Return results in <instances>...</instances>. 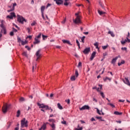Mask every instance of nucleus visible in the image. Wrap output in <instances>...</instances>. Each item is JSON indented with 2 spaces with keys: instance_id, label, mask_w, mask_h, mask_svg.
I'll return each mask as SVG.
<instances>
[{
  "instance_id": "27",
  "label": "nucleus",
  "mask_w": 130,
  "mask_h": 130,
  "mask_svg": "<svg viewBox=\"0 0 130 130\" xmlns=\"http://www.w3.org/2000/svg\"><path fill=\"white\" fill-rule=\"evenodd\" d=\"M98 13L101 16H102V15H104V14H105V12L101 11L100 10H98Z\"/></svg>"
},
{
  "instance_id": "1",
  "label": "nucleus",
  "mask_w": 130,
  "mask_h": 130,
  "mask_svg": "<svg viewBox=\"0 0 130 130\" xmlns=\"http://www.w3.org/2000/svg\"><path fill=\"white\" fill-rule=\"evenodd\" d=\"M79 13H76L75 15L77 16L75 19L73 20L74 23L76 24L77 25H79L80 24H82V21H81V16L79 15Z\"/></svg>"
},
{
  "instance_id": "16",
  "label": "nucleus",
  "mask_w": 130,
  "mask_h": 130,
  "mask_svg": "<svg viewBox=\"0 0 130 130\" xmlns=\"http://www.w3.org/2000/svg\"><path fill=\"white\" fill-rule=\"evenodd\" d=\"M39 43H40V40L39 39H38L37 38H35L34 44H39Z\"/></svg>"
},
{
  "instance_id": "33",
  "label": "nucleus",
  "mask_w": 130,
  "mask_h": 130,
  "mask_svg": "<svg viewBox=\"0 0 130 130\" xmlns=\"http://www.w3.org/2000/svg\"><path fill=\"white\" fill-rule=\"evenodd\" d=\"M121 50H124L125 52H127V48L126 47H122Z\"/></svg>"
},
{
  "instance_id": "20",
  "label": "nucleus",
  "mask_w": 130,
  "mask_h": 130,
  "mask_svg": "<svg viewBox=\"0 0 130 130\" xmlns=\"http://www.w3.org/2000/svg\"><path fill=\"white\" fill-rule=\"evenodd\" d=\"M93 45L95 47V48H96V49H98V50H99L100 48L99 47H98L99 45V43L98 42H95L93 44Z\"/></svg>"
},
{
  "instance_id": "32",
  "label": "nucleus",
  "mask_w": 130,
  "mask_h": 130,
  "mask_svg": "<svg viewBox=\"0 0 130 130\" xmlns=\"http://www.w3.org/2000/svg\"><path fill=\"white\" fill-rule=\"evenodd\" d=\"M108 46H109V45H108V44H107L106 46H103L102 48L103 49H104V50H105V49H106V48H107Z\"/></svg>"
},
{
  "instance_id": "12",
  "label": "nucleus",
  "mask_w": 130,
  "mask_h": 130,
  "mask_svg": "<svg viewBox=\"0 0 130 130\" xmlns=\"http://www.w3.org/2000/svg\"><path fill=\"white\" fill-rule=\"evenodd\" d=\"M46 124H48V122L44 123L39 130H45L46 128Z\"/></svg>"
},
{
  "instance_id": "56",
  "label": "nucleus",
  "mask_w": 130,
  "mask_h": 130,
  "mask_svg": "<svg viewBox=\"0 0 130 130\" xmlns=\"http://www.w3.org/2000/svg\"><path fill=\"white\" fill-rule=\"evenodd\" d=\"M25 48H27V50H30V48L28 46H25Z\"/></svg>"
},
{
  "instance_id": "36",
  "label": "nucleus",
  "mask_w": 130,
  "mask_h": 130,
  "mask_svg": "<svg viewBox=\"0 0 130 130\" xmlns=\"http://www.w3.org/2000/svg\"><path fill=\"white\" fill-rule=\"evenodd\" d=\"M69 0H64L65 3H64V6H69V3H68Z\"/></svg>"
},
{
  "instance_id": "38",
  "label": "nucleus",
  "mask_w": 130,
  "mask_h": 130,
  "mask_svg": "<svg viewBox=\"0 0 130 130\" xmlns=\"http://www.w3.org/2000/svg\"><path fill=\"white\" fill-rule=\"evenodd\" d=\"M108 105H110L113 108H114L115 107V106L114 105L111 104V103H108Z\"/></svg>"
},
{
  "instance_id": "9",
  "label": "nucleus",
  "mask_w": 130,
  "mask_h": 130,
  "mask_svg": "<svg viewBox=\"0 0 130 130\" xmlns=\"http://www.w3.org/2000/svg\"><path fill=\"white\" fill-rule=\"evenodd\" d=\"M124 84H126V85H127V86H129L130 87V82L129 80H128V78L125 77L124 78V80H123Z\"/></svg>"
},
{
  "instance_id": "41",
  "label": "nucleus",
  "mask_w": 130,
  "mask_h": 130,
  "mask_svg": "<svg viewBox=\"0 0 130 130\" xmlns=\"http://www.w3.org/2000/svg\"><path fill=\"white\" fill-rule=\"evenodd\" d=\"M36 38H38V39L40 40V38H41V34H39V35L37 37H36Z\"/></svg>"
},
{
  "instance_id": "17",
  "label": "nucleus",
  "mask_w": 130,
  "mask_h": 130,
  "mask_svg": "<svg viewBox=\"0 0 130 130\" xmlns=\"http://www.w3.org/2000/svg\"><path fill=\"white\" fill-rule=\"evenodd\" d=\"M96 55V52H93L90 58V60H92V59H94V57H95V56Z\"/></svg>"
},
{
  "instance_id": "4",
  "label": "nucleus",
  "mask_w": 130,
  "mask_h": 130,
  "mask_svg": "<svg viewBox=\"0 0 130 130\" xmlns=\"http://www.w3.org/2000/svg\"><path fill=\"white\" fill-rule=\"evenodd\" d=\"M10 106H11V105H8L7 104L4 105L3 108H2V111L4 113H6V112L8 111V109L10 108Z\"/></svg>"
},
{
  "instance_id": "48",
  "label": "nucleus",
  "mask_w": 130,
  "mask_h": 130,
  "mask_svg": "<svg viewBox=\"0 0 130 130\" xmlns=\"http://www.w3.org/2000/svg\"><path fill=\"white\" fill-rule=\"evenodd\" d=\"M66 21H67V18H64V20L63 21H61V23L62 24H64V23H66Z\"/></svg>"
},
{
  "instance_id": "26",
  "label": "nucleus",
  "mask_w": 130,
  "mask_h": 130,
  "mask_svg": "<svg viewBox=\"0 0 130 130\" xmlns=\"http://www.w3.org/2000/svg\"><path fill=\"white\" fill-rule=\"evenodd\" d=\"M48 121H49L50 122H52V123H54L56 122V120L54 119H49L48 120Z\"/></svg>"
},
{
  "instance_id": "49",
  "label": "nucleus",
  "mask_w": 130,
  "mask_h": 130,
  "mask_svg": "<svg viewBox=\"0 0 130 130\" xmlns=\"http://www.w3.org/2000/svg\"><path fill=\"white\" fill-rule=\"evenodd\" d=\"M12 29H13V32H18V30H17V29H16L15 28H14V27H13L12 28Z\"/></svg>"
},
{
  "instance_id": "50",
  "label": "nucleus",
  "mask_w": 130,
  "mask_h": 130,
  "mask_svg": "<svg viewBox=\"0 0 130 130\" xmlns=\"http://www.w3.org/2000/svg\"><path fill=\"white\" fill-rule=\"evenodd\" d=\"M97 110V113H98V114H99L100 115H101V113H100V110H99V109H96Z\"/></svg>"
},
{
  "instance_id": "60",
  "label": "nucleus",
  "mask_w": 130,
  "mask_h": 130,
  "mask_svg": "<svg viewBox=\"0 0 130 130\" xmlns=\"http://www.w3.org/2000/svg\"><path fill=\"white\" fill-rule=\"evenodd\" d=\"M95 118H91V121H95Z\"/></svg>"
},
{
  "instance_id": "35",
  "label": "nucleus",
  "mask_w": 130,
  "mask_h": 130,
  "mask_svg": "<svg viewBox=\"0 0 130 130\" xmlns=\"http://www.w3.org/2000/svg\"><path fill=\"white\" fill-rule=\"evenodd\" d=\"M62 119H63V121L61 122V123H62V124H67V121H64L63 118H62Z\"/></svg>"
},
{
  "instance_id": "31",
  "label": "nucleus",
  "mask_w": 130,
  "mask_h": 130,
  "mask_svg": "<svg viewBox=\"0 0 130 130\" xmlns=\"http://www.w3.org/2000/svg\"><path fill=\"white\" fill-rule=\"evenodd\" d=\"M20 114H21V112L20 111V110H18L16 115L17 117H19L20 116Z\"/></svg>"
},
{
  "instance_id": "53",
  "label": "nucleus",
  "mask_w": 130,
  "mask_h": 130,
  "mask_svg": "<svg viewBox=\"0 0 130 130\" xmlns=\"http://www.w3.org/2000/svg\"><path fill=\"white\" fill-rule=\"evenodd\" d=\"M101 95L103 98H104L105 96H104V93H103V92H101Z\"/></svg>"
},
{
  "instance_id": "13",
  "label": "nucleus",
  "mask_w": 130,
  "mask_h": 130,
  "mask_svg": "<svg viewBox=\"0 0 130 130\" xmlns=\"http://www.w3.org/2000/svg\"><path fill=\"white\" fill-rule=\"evenodd\" d=\"M17 6V3H15L13 4L12 8L9 10H8V12L10 13L11 12H12V11H15V7Z\"/></svg>"
},
{
  "instance_id": "37",
  "label": "nucleus",
  "mask_w": 130,
  "mask_h": 130,
  "mask_svg": "<svg viewBox=\"0 0 130 130\" xmlns=\"http://www.w3.org/2000/svg\"><path fill=\"white\" fill-rule=\"evenodd\" d=\"M22 55L23 56H26V57L28 56V55L27 54V52H23L22 53Z\"/></svg>"
},
{
  "instance_id": "3",
  "label": "nucleus",
  "mask_w": 130,
  "mask_h": 130,
  "mask_svg": "<svg viewBox=\"0 0 130 130\" xmlns=\"http://www.w3.org/2000/svg\"><path fill=\"white\" fill-rule=\"evenodd\" d=\"M4 23H5L4 20L1 21V24L0 25V26L2 28L1 32H3L4 34L6 35L7 34V29H6V26H5V25H4Z\"/></svg>"
},
{
  "instance_id": "11",
  "label": "nucleus",
  "mask_w": 130,
  "mask_h": 130,
  "mask_svg": "<svg viewBox=\"0 0 130 130\" xmlns=\"http://www.w3.org/2000/svg\"><path fill=\"white\" fill-rule=\"evenodd\" d=\"M14 17H16V14H15L14 12L11 13L10 15L7 16V18L11 19H13Z\"/></svg>"
},
{
  "instance_id": "58",
  "label": "nucleus",
  "mask_w": 130,
  "mask_h": 130,
  "mask_svg": "<svg viewBox=\"0 0 130 130\" xmlns=\"http://www.w3.org/2000/svg\"><path fill=\"white\" fill-rule=\"evenodd\" d=\"M50 6H51V4L48 3V4L47 5V8H48V7H50Z\"/></svg>"
},
{
  "instance_id": "43",
  "label": "nucleus",
  "mask_w": 130,
  "mask_h": 130,
  "mask_svg": "<svg viewBox=\"0 0 130 130\" xmlns=\"http://www.w3.org/2000/svg\"><path fill=\"white\" fill-rule=\"evenodd\" d=\"M75 130H83V127H80L79 128H75Z\"/></svg>"
},
{
  "instance_id": "15",
  "label": "nucleus",
  "mask_w": 130,
  "mask_h": 130,
  "mask_svg": "<svg viewBox=\"0 0 130 130\" xmlns=\"http://www.w3.org/2000/svg\"><path fill=\"white\" fill-rule=\"evenodd\" d=\"M37 105L40 106V108H46V106L43 104H41L40 103H38Z\"/></svg>"
},
{
  "instance_id": "19",
  "label": "nucleus",
  "mask_w": 130,
  "mask_h": 130,
  "mask_svg": "<svg viewBox=\"0 0 130 130\" xmlns=\"http://www.w3.org/2000/svg\"><path fill=\"white\" fill-rule=\"evenodd\" d=\"M117 57H116L114 58H113L112 60L111 63H112L113 64H115V62H116V60H117Z\"/></svg>"
},
{
  "instance_id": "29",
  "label": "nucleus",
  "mask_w": 130,
  "mask_h": 130,
  "mask_svg": "<svg viewBox=\"0 0 130 130\" xmlns=\"http://www.w3.org/2000/svg\"><path fill=\"white\" fill-rule=\"evenodd\" d=\"M50 125L52 127V129H55V124L53 123L52 124H50Z\"/></svg>"
},
{
  "instance_id": "42",
  "label": "nucleus",
  "mask_w": 130,
  "mask_h": 130,
  "mask_svg": "<svg viewBox=\"0 0 130 130\" xmlns=\"http://www.w3.org/2000/svg\"><path fill=\"white\" fill-rule=\"evenodd\" d=\"M65 101L67 103H68V104H70V103H71V100H70V99L66 100Z\"/></svg>"
},
{
  "instance_id": "24",
  "label": "nucleus",
  "mask_w": 130,
  "mask_h": 130,
  "mask_svg": "<svg viewBox=\"0 0 130 130\" xmlns=\"http://www.w3.org/2000/svg\"><path fill=\"white\" fill-rule=\"evenodd\" d=\"M107 80H108L110 82V81H111V78L108 77H106L105 78H103V80L104 81V82H106Z\"/></svg>"
},
{
  "instance_id": "54",
  "label": "nucleus",
  "mask_w": 130,
  "mask_h": 130,
  "mask_svg": "<svg viewBox=\"0 0 130 130\" xmlns=\"http://www.w3.org/2000/svg\"><path fill=\"white\" fill-rule=\"evenodd\" d=\"M121 43L123 45L124 44H125V42H124V41H121Z\"/></svg>"
},
{
  "instance_id": "28",
  "label": "nucleus",
  "mask_w": 130,
  "mask_h": 130,
  "mask_svg": "<svg viewBox=\"0 0 130 130\" xmlns=\"http://www.w3.org/2000/svg\"><path fill=\"white\" fill-rule=\"evenodd\" d=\"M125 62L124 61V60H121V62L118 63V66L119 67H120V66H121V64H124Z\"/></svg>"
},
{
  "instance_id": "6",
  "label": "nucleus",
  "mask_w": 130,
  "mask_h": 130,
  "mask_svg": "<svg viewBox=\"0 0 130 130\" xmlns=\"http://www.w3.org/2000/svg\"><path fill=\"white\" fill-rule=\"evenodd\" d=\"M79 76V72H78L77 70H75V76L74 75L71 77V80L72 81H76V78H78Z\"/></svg>"
},
{
  "instance_id": "10",
  "label": "nucleus",
  "mask_w": 130,
  "mask_h": 130,
  "mask_svg": "<svg viewBox=\"0 0 130 130\" xmlns=\"http://www.w3.org/2000/svg\"><path fill=\"white\" fill-rule=\"evenodd\" d=\"M40 51H41V50H39L36 53V55L37 57L36 60H38V59H40V56H41V54H40Z\"/></svg>"
},
{
  "instance_id": "64",
  "label": "nucleus",
  "mask_w": 130,
  "mask_h": 130,
  "mask_svg": "<svg viewBox=\"0 0 130 130\" xmlns=\"http://www.w3.org/2000/svg\"><path fill=\"white\" fill-rule=\"evenodd\" d=\"M93 101H95V102H97V100H96V99H95V98H93Z\"/></svg>"
},
{
  "instance_id": "34",
  "label": "nucleus",
  "mask_w": 130,
  "mask_h": 130,
  "mask_svg": "<svg viewBox=\"0 0 130 130\" xmlns=\"http://www.w3.org/2000/svg\"><path fill=\"white\" fill-rule=\"evenodd\" d=\"M21 43L22 45H25V44H27V41H21Z\"/></svg>"
},
{
  "instance_id": "44",
  "label": "nucleus",
  "mask_w": 130,
  "mask_h": 130,
  "mask_svg": "<svg viewBox=\"0 0 130 130\" xmlns=\"http://www.w3.org/2000/svg\"><path fill=\"white\" fill-rule=\"evenodd\" d=\"M42 38H43V40H44V39H47V36L43 35H42Z\"/></svg>"
},
{
  "instance_id": "21",
  "label": "nucleus",
  "mask_w": 130,
  "mask_h": 130,
  "mask_svg": "<svg viewBox=\"0 0 130 130\" xmlns=\"http://www.w3.org/2000/svg\"><path fill=\"white\" fill-rule=\"evenodd\" d=\"M44 10H45V6H42L41 8V13L42 16H43V13L44 12Z\"/></svg>"
},
{
  "instance_id": "23",
  "label": "nucleus",
  "mask_w": 130,
  "mask_h": 130,
  "mask_svg": "<svg viewBox=\"0 0 130 130\" xmlns=\"http://www.w3.org/2000/svg\"><path fill=\"white\" fill-rule=\"evenodd\" d=\"M114 114H115L116 115H121V114H122V112H119L118 111H115L114 112Z\"/></svg>"
},
{
  "instance_id": "59",
  "label": "nucleus",
  "mask_w": 130,
  "mask_h": 130,
  "mask_svg": "<svg viewBox=\"0 0 130 130\" xmlns=\"http://www.w3.org/2000/svg\"><path fill=\"white\" fill-rule=\"evenodd\" d=\"M100 6H101V7H102V8H104V6H103V5H102V3H101V2H100Z\"/></svg>"
},
{
  "instance_id": "5",
  "label": "nucleus",
  "mask_w": 130,
  "mask_h": 130,
  "mask_svg": "<svg viewBox=\"0 0 130 130\" xmlns=\"http://www.w3.org/2000/svg\"><path fill=\"white\" fill-rule=\"evenodd\" d=\"M17 21L19 23H21V24H24V22H26V19H25L24 17L18 15Z\"/></svg>"
},
{
  "instance_id": "18",
  "label": "nucleus",
  "mask_w": 130,
  "mask_h": 130,
  "mask_svg": "<svg viewBox=\"0 0 130 130\" xmlns=\"http://www.w3.org/2000/svg\"><path fill=\"white\" fill-rule=\"evenodd\" d=\"M63 43H67V44H69V45H73L72 44H71V42L68 40H62Z\"/></svg>"
},
{
  "instance_id": "14",
  "label": "nucleus",
  "mask_w": 130,
  "mask_h": 130,
  "mask_svg": "<svg viewBox=\"0 0 130 130\" xmlns=\"http://www.w3.org/2000/svg\"><path fill=\"white\" fill-rule=\"evenodd\" d=\"M54 2H56L57 5H62V4H63L62 0H54Z\"/></svg>"
},
{
  "instance_id": "22",
  "label": "nucleus",
  "mask_w": 130,
  "mask_h": 130,
  "mask_svg": "<svg viewBox=\"0 0 130 130\" xmlns=\"http://www.w3.org/2000/svg\"><path fill=\"white\" fill-rule=\"evenodd\" d=\"M108 33V34H110V35H111V36H112V37H114L115 36L114 34L110 30H109Z\"/></svg>"
},
{
  "instance_id": "47",
  "label": "nucleus",
  "mask_w": 130,
  "mask_h": 130,
  "mask_svg": "<svg viewBox=\"0 0 130 130\" xmlns=\"http://www.w3.org/2000/svg\"><path fill=\"white\" fill-rule=\"evenodd\" d=\"M80 67H82V62H79L78 68H80Z\"/></svg>"
},
{
  "instance_id": "2",
  "label": "nucleus",
  "mask_w": 130,
  "mask_h": 130,
  "mask_svg": "<svg viewBox=\"0 0 130 130\" xmlns=\"http://www.w3.org/2000/svg\"><path fill=\"white\" fill-rule=\"evenodd\" d=\"M21 128L23 127H28V120H26V118H24L21 120Z\"/></svg>"
},
{
  "instance_id": "63",
  "label": "nucleus",
  "mask_w": 130,
  "mask_h": 130,
  "mask_svg": "<svg viewBox=\"0 0 130 130\" xmlns=\"http://www.w3.org/2000/svg\"><path fill=\"white\" fill-rule=\"evenodd\" d=\"M80 122L81 123H85V121H84L83 120H80Z\"/></svg>"
},
{
  "instance_id": "51",
  "label": "nucleus",
  "mask_w": 130,
  "mask_h": 130,
  "mask_svg": "<svg viewBox=\"0 0 130 130\" xmlns=\"http://www.w3.org/2000/svg\"><path fill=\"white\" fill-rule=\"evenodd\" d=\"M10 36H14V31H12L10 32Z\"/></svg>"
},
{
  "instance_id": "7",
  "label": "nucleus",
  "mask_w": 130,
  "mask_h": 130,
  "mask_svg": "<svg viewBox=\"0 0 130 130\" xmlns=\"http://www.w3.org/2000/svg\"><path fill=\"white\" fill-rule=\"evenodd\" d=\"M90 110V107L88 105H84L81 108H80V110Z\"/></svg>"
},
{
  "instance_id": "8",
  "label": "nucleus",
  "mask_w": 130,
  "mask_h": 130,
  "mask_svg": "<svg viewBox=\"0 0 130 130\" xmlns=\"http://www.w3.org/2000/svg\"><path fill=\"white\" fill-rule=\"evenodd\" d=\"M91 51V49L90 47L86 48L84 49V50L83 51V53L84 54H89V53Z\"/></svg>"
},
{
  "instance_id": "61",
  "label": "nucleus",
  "mask_w": 130,
  "mask_h": 130,
  "mask_svg": "<svg viewBox=\"0 0 130 130\" xmlns=\"http://www.w3.org/2000/svg\"><path fill=\"white\" fill-rule=\"evenodd\" d=\"M27 38H29V39H32V36H28L27 37Z\"/></svg>"
},
{
  "instance_id": "52",
  "label": "nucleus",
  "mask_w": 130,
  "mask_h": 130,
  "mask_svg": "<svg viewBox=\"0 0 130 130\" xmlns=\"http://www.w3.org/2000/svg\"><path fill=\"white\" fill-rule=\"evenodd\" d=\"M45 108L48 110H50V108H49V107L48 106H46V108Z\"/></svg>"
},
{
  "instance_id": "57",
  "label": "nucleus",
  "mask_w": 130,
  "mask_h": 130,
  "mask_svg": "<svg viewBox=\"0 0 130 130\" xmlns=\"http://www.w3.org/2000/svg\"><path fill=\"white\" fill-rule=\"evenodd\" d=\"M26 30H27V32H28V33H29V32H30V28H29V27H27V28H26Z\"/></svg>"
},
{
  "instance_id": "55",
  "label": "nucleus",
  "mask_w": 130,
  "mask_h": 130,
  "mask_svg": "<svg viewBox=\"0 0 130 130\" xmlns=\"http://www.w3.org/2000/svg\"><path fill=\"white\" fill-rule=\"evenodd\" d=\"M107 55V52H105L103 53V56H106Z\"/></svg>"
},
{
  "instance_id": "62",
  "label": "nucleus",
  "mask_w": 130,
  "mask_h": 130,
  "mask_svg": "<svg viewBox=\"0 0 130 130\" xmlns=\"http://www.w3.org/2000/svg\"><path fill=\"white\" fill-rule=\"evenodd\" d=\"M119 102H124V100H119Z\"/></svg>"
},
{
  "instance_id": "25",
  "label": "nucleus",
  "mask_w": 130,
  "mask_h": 130,
  "mask_svg": "<svg viewBox=\"0 0 130 130\" xmlns=\"http://www.w3.org/2000/svg\"><path fill=\"white\" fill-rule=\"evenodd\" d=\"M57 107L60 110H62V109H63V108L62 107V106H61V105H60V104H59V103L57 104Z\"/></svg>"
},
{
  "instance_id": "30",
  "label": "nucleus",
  "mask_w": 130,
  "mask_h": 130,
  "mask_svg": "<svg viewBox=\"0 0 130 130\" xmlns=\"http://www.w3.org/2000/svg\"><path fill=\"white\" fill-rule=\"evenodd\" d=\"M99 86L100 87V88H96V90L98 91V92H100V91H101V89H102V85H99Z\"/></svg>"
},
{
  "instance_id": "39",
  "label": "nucleus",
  "mask_w": 130,
  "mask_h": 130,
  "mask_svg": "<svg viewBox=\"0 0 130 130\" xmlns=\"http://www.w3.org/2000/svg\"><path fill=\"white\" fill-rule=\"evenodd\" d=\"M19 100L21 102H23V101H25V99H24L23 97H21L20 98Z\"/></svg>"
},
{
  "instance_id": "46",
  "label": "nucleus",
  "mask_w": 130,
  "mask_h": 130,
  "mask_svg": "<svg viewBox=\"0 0 130 130\" xmlns=\"http://www.w3.org/2000/svg\"><path fill=\"white\" fill-rule=\"evenodd\" d=\"M85 38H86V37L85 36H83L82 38H81V41H82V42H83V43H84V40H85Z\"/></svg>"
},
{
  "instance_id": "40",
  "label": "nucleus",
  "mask_w": 130,
  "mask_h": 130,
  "mask_svg": "<svg viewBox=\"0 0 130 130\" xmlns=\"http://www.w3.org/2000/svg\"><path fill=\"white\" fill-rule=\"evenodd\" d=\"M36 24H37V23H36V21H34L31 24V26H35V25H36Z\"/></svg>"
},
{
  "instance_id": "45",
  "label": "nucleus",
  "mask_w": 130,
  "mask_h": 130,
  "mask_svg": "<svg viewBox=\"0 0 130 130\" xmlns=\"http://www.w3.org/2000/svg\"><path fill=\"white\" fill-rule=\"evenodd\" d=\"M76 43L78 46L79 47V48H80V42H79V41L78 40H76Z\"/></svg>"
}]
</instances>
